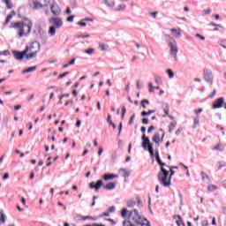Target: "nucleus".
I'll use <instances>...</instances> for the list:
<instances>
[{"label":"nucleus","mask_w":226,"mask_h":226,"mask_svg":"<svg viewBox=\"0 0 226 226\" xmlns=\"http://www.w3.org/2000/svg\"><path fill=\"white\" fill-rule=\"evenodd\" d=\"M170 32L172 34H174V36H176V38H179L181 36V28H171Z\"/></svg>","instance_id":"obj_15"},{"label":"nucleus","mask_w":226,"mask_h":226,"mask_svg":"<svg viewBox=\"0 0 226 226\" xmlns=\"http://www.w3.org/2000/svg\"><path fill=\"white\" fill-rule=\"evenodd\" d=\"M136 204H137V202L133 200H130L126 202L127 207H135Z\"/></svg>","instance_id":"obj_20"},{"label":"nucleus","mask_w":226,"mask_h":226,"mask_svg":"<svg viewBox=\"0 0 226 226\" xmlns=\"http://www.w3.org/2000/svg\"><path fill=\"white\" fill-rule=\"evenodd\" d=\"M89 34H85V35H78V38H89Z\"/></svg>","instance_id":"obj_63"},{"label":"nucleus","mask_w":226,"mask_h":226,"mask_svg":"<svg viewBox=\"0 0 226 226\" xmlns=\"http://www.w3.org/2000/svg\"><path fill=\"white\" fill-rule=\"evenodd\" d=\"M218 163H219V169L226 167V162H219Z\"/></svg>","instance_id":"obj_51"},{"label":"nucleus","mask_w":226,"mask_h":226,"mask_svg":"<svg viewBox=\"0 0 226 226\" xmlns=\"http://www.w3.org/2000/svg\"><path fill=\"white\" fill-rule=\"evenodd\" d=\"M36 56H38V53L34 52V51H31V53L25 55L26 59L29 60V59H33L34 57H36Z\"/></svg>","instance_id":"obj_17"},{"label":"nucleus","mask_w":226,"mask_h":226,"mask_svg":"<svg viewBox=\"0 0 226 226\" xmlns=\"http://www.w3.org/2000/svg\"><path fill=\"white\" fill-rule=\"evenodd\" d=\"M56 26H50L49 30V34H50V36H55L56 35Z\"/></svg>","instance_id":"obj_28"},{"label":"nucleus","mask_w":226,"mask_h":226,"mask_svg":"<svg viewBox=\"0 0 226 226\" xmlns=\"http://www.w3.org/2000/svg\"><path fill=\"white\" fill-rule=\"evenodd\" d=\"M120 172H124V177H130V171L126 170V169H120Z\"/></svg>","instance_id":"obj_26"},{"label":"nucleus","mask_w":226,"mask_h":226,"mask_svg":"<svg viewBox=\"0 0 226 226\" xmlns=\"http://www.w3.org/2000/svg\"><path fill=\"white\" fill-rule=\"evenodd\" d=\"M141 140H142L141 147H143L145 151H148L150 156L152 158H154V149L153 148V143H151V140L149 139V138L147 137L146 134H143L141 136Z\"/></svg>","instance_id":"obj_4"},{"label":"nucleus","mask_w":226,"mask_h":226,"mask_svg":"<svg viewBox=\"0 0 226 226\" xmlns=\"http://www.w3.org/2000/svg\"><path fill=\"white\" fill-rule=\"evenodd\" d=\"M69 73H70L69 72H65L60 74L58 76V79H64V77H66V75H68Z\"/></svg>","instance_id":"obj_47"},{"label":"nucleus","mask_w":226,"mask_h":226,"mask_svg":"<svg viewBox=\"0 0 226 226\" xmlns=\"http://www.w3.org/2000/svg\"><path fill=\"white\" fill-rule=\"evenodd\" d=\"M99 49H101V50H102V51H105V50H107V46L103 43H100Z\"/></svg>","instance_id":"obj_40"},{"label":"nucleus","mask_w":226,"mask_h":226,"mask_svg":"<svg viewBox=\"0 0 226 226\" xmlns=\"http://www.w3.org/2000/svg\"><path fill=\"white\" fill-rule=\"evenodd\" d=\"M78 26H81V27H86L87 26V24L86 22L79 21V22H78Z\"/></svg>","instance_id":"obj_54"},{"label":"nucleus","mask_w":226,"mask_h":226,"mask_svg":"<svg viewBox=\"0 0 226 226\" xmlns=\"http://www.w3.org/2000/svg\"><path fill=\"white\" fill-rule=\"evenodd\" d=\"M50 11L51 13L55 15V17H59V15H61V8H59V5H57L56 3H53L50 5Z\"/></svg>","instance_id":"obj_10"},{"label":"nucleus","mask_w":226,"mask_h":226,"mask_svg":"<svg viewBox=\"0 0 226 226\" xmlns=\"http://www.w3.org/2000/svg\"><path fill=\"white\" fill-rule=\"evenodd\" d=\"M153 130H154V125H151L148 129H147V133H151V132H153Z\"/></svg>","instance_id":"obj_60"},{"label":"nucleus","mask_w":226,"mask_h":226,"mask_svg":"<svg viewBox=\"0 0 226 226\" xmlns=\"http://www.w3.org/2000/svg\"><path fill=\"white\" fill-rule=\"evenodd\" d=\"M109 213H115L116 212V207L115 206H111L109 207L108 209Z\"/></svg>","instance_id":"obj_44"},{"label":"nucleus","mask_w":226,"mask_h":226,"mask_svg":"<svg viewBox=\"0 0 226 226\" xmlns=\"http://www.w3.org/2000/svg\"><path fill=\"white\" fill-rule=\"evenodd\" d=\"M133 121H135V113H133L131 117H130V120H129V124L132 125L133 124Z\"/></svg>","instance_id":"obj_37"},{"label":"nucleus","mask_w":226,"mask_h":226,"mask_svg":"<svg viewBox=\"0 0 226 226\" xmlns=\"http://www.w3.org/2000/svg\"><path fill=\"white\" fill-rule=\"evenodd\" d=\"M49 24H52V27L59 29V27L63 26V19L59 17H52L49 19Z\"/></svg>","instance_id":"obj_6"},{"label":"nucleus","mask_w":226,"mask_h":226,"mask_svg":"<svg viewBox=\"0 0 226 226\" xmlns=\"http://www.w3.org/2000/svg\"><path fill=\"white\" fill-rule=\"evenodd\" d=\"M204 79L206 82H208V84H213V72H211L210 70L205 69Z\"/></svg>","instance_id":"obj_9"},{"label":"nucleus","mask_w":226,"mask_h":226,"mask_svg":"<svg viewBox=\"0 0 226 226\" xmlns=\"http://www.w3.org/2000/svg\"><path fill=\"white\" fill-rule=\"evenodd\" d=\"M117 177H119L118 175L112 173H106L102 176V179H104V181H110V179H116Z\"/></svg>","instance_id":"obj_13"},{"label":"nucleus","mask_w":226,"mask_h":226,"mask_svg":"<svg viewBox=\"0 0 226 226\" xmlns=\"http://www.w3.org/2000/svg\"><path fill=\"white\" fill-rule=\"evenodd\" d=\"M155 161L157 162L158 165H160L162 162L160 158V154L158 153V150L155 151Z\"/></svg>","instance_id":"obj_29"},{"label":"nucleus","mask_w":226,"mask_h":226,"mask_svg":"<svg viewBox=\"0 0 226 226\" xmlns=\"http://www.w3.org/2000/svg\"><path fill=\"white\" fill-rule=\"evenodd\" d=\"M30 72H36V66L26 68L22 72V73H30Z\"/></svg>","instance_id":"obj_22"},{"label":"nucleus","mask_w":226,"mask_h":226,"mask_svg":"<svg viewBox=\"0 0 226 226\" xmlns=\"http://www.w3.org/2000/svg\"><path fill=\"white\" fill-rule=\"evenodd\" d=\"M12 54L15 57V59H18V61H22V59H24V57H26V56H27V49H25L23 51L14 50V51H12Z\"/></svg>","instance_id":"obj_7"},{"label":"nucleus","mask_w":226,"mask_h":226,"mask_svg":"<svg viewBox=\"0 0 226 226\" xmlns=\"http://www.w3.org/2000/svg\"><path fill=\"white\" fill-rule=\"evenodd\" d=\"M121 132H123V122L119 123L117 137L121 136Z\"/></svg>","instance_id":"obj_35"},{"label":"nucleus","mask_w":226,"mask_h":226,"mask_svg":"<svg viewBox=\"0 0 226 226\" xmlns=\"http://www.w3.org/2000/svg\"><path fill=\"white\" fill-rule=\"evenodd\" d=\"M183 132V127H180V128H178L177 131H176V132H175V135H179L181 132Z\"/></svg>","instance_id":"obj_55"},{"label":"nucleus","mask_w":226,"mask_h":226,"mask_svg":"<svg viewBox=\"0 0 226 226\" xmlns=\"http://www.w3.org/2000/svg\"><path fill=\"white\" fill-rule=\"evenodd\" d=\"M207 190L208 192H215V190H218V187L215 185H209L207 186Z\"/></svg>","instance_id":"obj_31"},{"label":"nucleus","mask_w":226,"mask_h":226,"mask_svg":"<svg viewBox=\"0 0 226 226\" xmlns=\"http://www.w3.org/2000/svg\"><path fill=\"white\" fill-rule=\"evenodd\" d=\"M177 218H178V220L176 222L177 226H181V223L183 226H185V222H183V219L181 218V215H177Z\"/></svg>","instance_id":"obj_30"},{"label":"nucleus","mask_w":226,"mask_h":226,"mask_svg":"<svg viewBox=\"0 0 226 226\" xmlns=\"http://www.w3.org/2000/svg\"><path fill=\"white\" fill-rule=\"evenodd\" d=\"M112 160H116L117 158V151H113L111 154Z\"/></svg>","instance_id":"obj_46"},{"label":"nucleus","mask_w":226,"mask_h":226,"mask_svg":"<svg viewBox=\"0 0 226 226\" xmlns=\"http://www.w3.org/2000/svg\"><path fill=\"white\" fill-rule=\"evenodd\" d=\"M126 8V5L125 4H119L117 7V10L119 11L121 10H124Z\"/></svg>","instance_id":"obj_43"},{"label":"nucleus","mask_w":226,"mask_h":226,"mask_svg":"<svg viewBox=\"0 0 226 226\" xmlns=\"http://www.w3.org/2000/svg\"><path fill=\"white\" fill-rule=\"evenodd\" d=\"M116 186H117V183L112 182L103 185V188L104 190H115Z\"/></svg>","instance_id":"obj_14"},{"label":"nucleus","mask_w":226,"mask_h":226,"mask_svg":"<svg viewBox=\"0 0 226 226\" xmlns=\"http://www.w3.org/2000/svg\"><path fill=\"white\" fill-rule=\"evenodd\" d=\"M15 15H16L15 11H11V12L9 15H7V19L9 20H11L13 17H15Z\"/></svg>","instance_id":"obj_34"},{"label":"nucleus","mask_w":226,"mask_h":226,"mask_svg":"<svg viewBox=\"0 0 226 226\" xmlns=\"http://www.w3.org/2000/svg\"><path fill=\"white\" fill-rule=\"evenodd\" d=\"M143 222H147V223L145 224L146 226H151V222H149L147 218H143V220L141 221V223H144Z\"/></svg>","instance_id":"obj_53"},{"label":"nucleus","mask_w":226,"mask_h":226,"mask_svg":"<svg viewBox=\"0 0 226 226\" xmlns=\"http://www.w3.org/2000/svg\"><path fill=\"white\" fill-rule=\"evenodd\" d=\"M159 132H161L162 134V137L160 139V142H163V139L165 137V132H163V129H159Z\"/></svg>","instance_id":"obj_42"},{"label":"nucleus","mask_w":226,"mask_h":226,"mask_svg":"<svg viewBox=\"0 0 226 226\" xmlns=\"http://www.w3.org/2000/svg\"><path fill=\"white\" fill-rule=\"evenodd\" d=\"M103 3L108 6V8H113L116 6V2L114 0H104Z\"/></svg>","instance_id":"obj_16"},{"label":"nucleus","mask_w":226,"mask_h":226,"mask_svg":"<svg viewBox=\"0 0 226 226\" xmlns=\"http://www.w3.org/2000/svg\"><path fill=\"white\" fill-rule=\"evenodd\" d=\"M8 121H9L8 117L7 116H4L3 117L2 126L3 127L8 126Z\"/></svg>","instance_id":"obj_23"},{"label":"nucleus","mask_w":226,"mask_h":226,"mask_svg":"<svg viewBox=\"0 0 226 226\" xmlns=\"http://www.w3.org/2000/svg\"><path fill=\"white\" fill-rule=\"evenodd\" d=\"M164 40L168 43L170 50L171 56L173 57V61H177V43L174 38L170 37L169 34H164Z\"/></svg>","instance_id":"obj_3"},{"label":"nucleus","mask_w":226,"mask_h":226,"mask_svg":"<svg viewBox=\"0 0 226 226\" xmlns=\"http://www.w3.org/2000/svg\"><path fill=\"white\" fill-rule=\"evenodd\" d=\"M126 215H128V209L123 208L122 211H121L122 218H126Z\"/></svg>","instance_id":"obj_33"},{"label":"nucleus","mask_w":226,"mask_h":226,"mask_svg":"<svg viewBox=\"0 0 226 226\" xmlns=\"http://www.w3.org/2000/svg\"><path fill=\"white\" fill-rule=\"evenodd\" d=\"M176 124H177V122H176V121L171 122L170 124V129H169L170 133H172V130H174V128H176Z\"/></svg>","instance_id":"obj_25"},{"label":"nucleus","mask_w":226,"mask_h":226,"mask_svg":"<svg viewBox=\"0 0 226 226\" xmlns=\"http://www.w3.org/2000/svg\"><path fill=\"white\" fill-rule=\"evenodd\" d=\"M93 52H94V49H93V48L84 50V53L88 54V55L93 54Z\"/></svg>","instance_id":"obj_38"},{"label":"nucleus","mask_w":226,"mask_h":226,"mask_svg":"<svg viewBox=\"0 0 226 226\" xmlns=\"http://www.w3.org/2000/svg\"><path fill=\"white\" fill-rule=\"evenodd\" d=\"M212 151H220L222 153L223 149L220 148V145H216L215 147L212 148Z\"/></svg>","instance_id":"obj_39"},{"label":"nucleus","mask_w":226,"mask_h":226,"mask_svg":"<svg viewBox=\"0 0 226 226\" xmlns=\"http://www.w3.org/2000/svg\"><path fill=\"white\" fill-rule=\"evenodd\" d=\"M174 174H176V171L170 170L169 176V170H167L165 168H161V170L157 174V179L161 185L167 188L170 186V180L172 179V176H174Z\"/></svg>","instance_id":"obj_2"},{"label":"nucleus","mask_w":226,"mask_h":226,"mask_svg":"<svg viewBox=\"0 0 226 226\" xmlns=\"http://www.w3.org/2000/svg\"><path fill=\"white\" fill-rule=\"evenodd\" d=\"M8 54H10L9 50H4V51L0 52V56H8Z\"/></svg>","instance_id":"obj_56"},{"label":"nucleus","mask_w":226,"mask_h":226,"mask_svg":"<svg viewBox=\"0 0 226 226\" xmlns=\"http://www.w3.org/2000/svg\"><path fill=\"white\" fill-rule=\"evenodd\" d=\"M107 122L109 123H109H112V116L108 115Z\"/></svg>","instance_id":"obj_59"},{"label":"nucleus","mask_w":226,"mask_h":226,"mask_svg":"<svg viewBox=\"0 0 226 226\" xmlns=\"http://www.w3.org/2000/svg\"><path fill=\"white\" fill-rule=\"evenodd\" d=\"M195 37L200 38V40H202V41H204V40H206V37L204 35H200V34H196Z\"/></svg>","instance_id":"obj_45"},{"label":"nucleus","mask_w":226,"mask_h":226,"mask_svg":"<svg viewBox=\"0 0 226 226\" xmlns=\"http://www.w3.org/2000/svg\"><path fill=\"white\" fill-rule=\"evenodd\" d=\"M164 115L163 117H167L169 116V106L166 104V108L163 109Z\"/></svg>","instance_id":"obj_36"},{"label":"nucleus","mask_w":226,"mask_h":226,"mask_svg":"<svg viewBox=\"0 0 226 226\" xmlns=\"http://www.w3.org/2000/svg\"><path fill=\"white\" fill-rule=\"evenodd\" d=\"M110 213L108 211V212H103L102 215H100V217L102 216H109Z\"/></svg>","instance_id":"obj_61"},{"label":"nucleus","mask_w":226,"mask_h":226,"mask_svg":"<svg viewBox=\"0 0 226 226\" xmlns=\"http://www.w3.org/2000/svg\"><path fill=\"white\" fill-rule=\"evenodd\" d=\"M166 72L168 73L170 79H174V71H172L171 69H168Z\"/></svg>","instance_id":"obj_32"},{"label":"nucleus","mask_w":226,"mask_h":226,"mask_svg":"<svg viewBox=\"0 0 226 226\" xmlns=\"http://www.w3.org/2000/svg\"><path fill=\"white\" fill-rule=\"evenodd\" d=\"M204 109H195L194 110V112L196 113V114H200V112H202Z\"/></svg>","instance_id":"obj_64"},{"label":"nucleus","mask_w":226,"mask_h":226,"mask_svg":"<svg viewBox=\"0 0 226 226\" xmlns=\"http://www.w3.org/2000/svg\"><path fill=\"white\" fill-rule=\"evenodd\" d=\"M102 186H103V181L102 180H98L96 183L95 182H91L89 184V188H91L92 190L94 189L95 192H98V190H100V188H102Z\"/></svg>","instance_id":"obj_11"},{"label":"nucleus","mask_w":226,"mask_h":226,"mask_svg":"<svg viewBox=\"0 0 226 226\" xmlns=\"http://www.w3.org/2000/svg\"><path fill=\"white\" fill-rule=\"evenodd\" d=\"M210 26H214L215 27H223L222 25L215 24V22H211Z\"/></svg>","instance_id":"obj_58"},{"label":"nucleus","mask_w":226,"mask_h":226,"mask_svg":"<svg viewBox=\"0 0 226 226\" xmlns=\"http://www.w3.org/2000/svg\"><path fill=\"white\" fill-rule=\"evenodd\" d=\"M6 215L4 214V212H3V210H0V222H2V223H5L6 222Z\"/></svg>","instance_id":"obj_18"},{"label":"nucleus","mask_w":226,"mask_h":226,"mask_svg":"<svg viewBox=\"0 0 226 226\" xmlns=\"http://www.w3.org/2000/svg\"><path fill=\"white\" fill-rule=\"evenodd\" d=\"M138 207H142V200H140V197L136 198Z\"/></svg>","instance_id":"obj_41"},{"label":"nucleus","mask_w":226,"mask_h":226,"mask_svg":"<svg viewBox=\"0 0 226 226\" xmlns=\"http://www.w3.org/2000/svg\"><path fill=\"white\" fill-rule=\"evenodd\" d=\"M63 98H70V94H61L59 97V100H63Z\"/></svg>","instance_id":"obj_48"},{"label":"nucleus","mask_w":226,"mask_h":226,"mask_svg":"<svg viewBox=\"0 0 226 226\" xmlns=\"http://www.w3.org/2000/svg\"><path fill=\"white\" fill-rule=\"evenodd\" d=\"M74 19H75V15H71L67 18V22H73Z\"/></svg>","instance_id":"obj_49"},{"label":"nucleus","mask_w":226,"mask_h":226,"mask_svg":"<svg viewBox=\"0 0 226 226\" xmlns=\"http://www.w3.org/2000/svg\"><path fill=\"white\" fill-rule=\"evenodd\" d=\"M24 22H16L11 24V29H18L19 31V38H22L23 36H27L31 33V29L33 27V22L28 18H23Z\"/></svg>","instance_id":"obj_1"},{"label":"nucleus","mask_w":226,"mask_h":226,"mask_svg":"<svg viewBox=\"0 0 226 226\" xmlns=\"http://www.w3.org/2000/svg\"><path fill=\"white\" fill-rule=\"evenodd\" d=\"M223 105H225V100L223 99V97L218 98L217 100H215L212 105V109H222V107H223Z\"/></svg>","instance_id":"obj_8"},{"label":"nucleus","mask_w":226,"mask_h":226,"mask_svg":"<svg viewBox=\"0 0 226 226\" xmlns=\"http://www.w3.org/2000/svg\"><path fill=\"white\" fill-rule=\"evenodd\" d=\"M152 140L154 142H160V132H155L154 134V136L152 137Z\"/></svg>","instance_id":"obj_19"},{"label":"nucleus","mask_w":226,"mask_h":226,"mask_svg":"<svg viewBox=\"0 0 226 226\" xmlns=\"http://www.w3.org/2000/svg\"><path fill=\"white\" fill-rule=\"evenodd\" d=\"M4 3L6 4V8H8V10H11V8H13V4L10 0H4Z\"/></svg>","instance_id":"obj_27"},{"label":"nucleus","mask_w":226,"mask_h":226,"mask_svg":"<svg viewBox=\"0 0 226 226\" xmlns=\"http://www.w3.org/2000/svg\"><path fill=\"white\" fill-rule=\"evenodd\" d=\"M29 6L30 8H33V10H40L41 8H43V4L38 1H30Z\"/></svg>","instance_id":"obj_12"},{"label":"nucleus","mask_w":226,"mask_h":226,"mask_svg":"<svg viewBox=\"0 0 226 226\" xmlns=\"http://www.w3.org/2000/svg\"><path fill=\"white\" fill-rule=\"evenodd\" d=\"M201 225L202 226H208L209 222H207V220H204V221L201 222Z\"/></svg>","instance_id":"obj_57"},{"label":"nucleus","mask_w":226,"mask_h":226,"mask_svg":"<svg viewBox=\"0 0 226 226\" xmlns=\"http://www.w3.org/2000/svg\"><path fill=\"white\" fill-rule=\"evenodd\" d=\"M200 176L202 177V181H206V179H207L209 183V176L207 174H206V172L201 171Z\"/></svg>","instance_id":"obj_24"},{"label":"nucleus","mask_w":226,"mask_h":226,"mask_svg":"<svg viewBox=\"0 0 226 226\" xmlns=\"http://www.w3.org/2000/svg\"><path fill=\"white\" fill-rule=\"evenodd\" d=\"M141 123H142V124H149V119L142 118Z\"/></svg>","instance_id":"obj_50"},{"label":"nucleus","mask_w":226,"mask_h":226,"mask_svg":"<svg viewBox=\"0 0 226 226\" xmlns=\"http://www.w3.org/2000/svg\"><path fill=\"white\" fill-rule=\"evenodd\" d=\"M212 10L211 9H207L203 11V15H209L211 13Z\"/></svg>","instance_id":"obj_52"},{"label":"nucleus","mask_w":226,"mask_h":226,"mask_svg":"<svg viewBox=\"0 0 226 226\" xmlns=\"http://www.w3.org/2000/svg\"><path fill=\"white\" fill-rule=\"evenodd\" d=\"M216 94V90H214L213 92H212V94L211 95H209L208 96V98H215V95Z\"/></svg>","instance_id":"obj_62"},{"label":"nucleus","mask_w":226,"mask_h":226,"mask_svg":"<svg viewBox=\"0 0 226 226\" xmlns=\"http://www.w3.org/2000/svg\"><path fill=\"white\" fill-rule=\"evenodd\" d=\"M41 49V45L38 41H34L30 46H26L25 49H27V52H35L38 54Z\"/></svg>","instance_id":"obj_5"},{"label":"nucleus","mask_w":226,"mask_h":226,"mask_svg":"<svg viewBox=\"0 0 226 226\" xmlns=\"http://www.w3.org/2000/svg\"><path fill=\"white\" fill-rule=\"evenodd\" d=\"M156 110H148V111H142L141 116L142 117H146V116H151V114H154Z\"/></svg>","instance_id":"obj_21"}]
</instances>
